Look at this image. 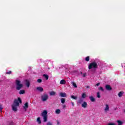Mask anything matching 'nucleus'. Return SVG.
Segmentation results:
<instances>
[{"mask_svg": "<svg viewBox=\"0 0 125 125\" xmlns=\"http://www.w3.org/2000/svg\"><path fill=\"white\" fill-rule=\"evenodd\" d=\"M21 103H22V100H21L20 98H18V99H15L11 105L12 111H13V112H17L20 104Z\"/></svg>", "mask_w": 125, "mask_h": 125, "instance_id": "nucleus-1", "label": "nucleus"}, {"mask_svg": "<svg viewBox=\"0 0 125 125\" xmlns=\"http://www.w3.org/2000/svg\"><path fill=\"white\" fill-rule=\"evenodd\" d=\"M97 68V63L95 62L90 63L88 65V69L94 71Z\"/></svg>", "mask_w": 125, "mask_h": 125, "instance_id": "nucleus-2", "label": "nucleus"}, {"mask_svg": "<svg viewBox=\"0 0 125 125\" xmlns=\"http://www.w3.org/2000/svg\"><path fill=\"white\" fill-rule=\"evenodd\" d=\"M16 89L20 90L23 87V84L21 83V82L18 80L16 81Z\"/></svg>", "mask_w": 125, "mask_h": 125, "instance_id": "nucleus-3", "label": "nucleus"}, {"mask_svg": "<svg viewBox=\"0 0 125 125\" xmlns=\"http://www.w3.org/2000/svg\"><path fill=\"white\" fill-rule=\"evenodd\" d=\"M42 116L43 117V122L45 123V122L47 121V110H44L42 113Z\"/></svg>", "mask_w": 125, "mask_h": 125, "instance_id": "nucleus-4", "label": "nucleus"}, {"mask_svg": "<svg viewBox=\"0 0 125 125\" xmlns=\"http://www.w3.org/2000/svg\"><path fill=\"white\" fill-rule=\"evenodd\" d=\"M48 99V95L47 94L44 93L41 96V100L43 102H45V101H47Z\"/></svg>", "mask_w": 125, "mask_h": 125, "instance_id": "nucleus-5", "label": "nucleus"}, {"mask_svg": "<svg viewBox=\"0 0 125 125\" xmlns=\"http://www.w3.org/2000/svg\"><path fill=\"white\" fill-rule=\"evenodd\" d=\"M110 110V106L108 104H105L104 106L105 113H108Z\"/></svg>", "mask_w": 125, "mask_h": 125, "instance_id": "nucleus-6", "label": "nucleus"}, {"mask_svg": "<svg viewBox=\"0 0 125 125\" xmlns=\"http://www.w3.org/2000/svg\"><path fill=\"white\" fill-rule=\"evenodd\" d=\"M23 108L24 111H27V109L29 108V104L28 103H25L23 105Z\"/></svg>", "mask_w": 125, "mask_h": 125, "instance_id": "nucleus-7", "label": "nucleus"}, {"mask_svg": "<svg viewBox=\"0 0 125 125\" xmlns=\"http://www.w3.org/2000/svg\"><path fill=\"white\" fill-rule=\"evenodd\" d=\"M60 96L61 97H67V94L66 93L61 92L60 93Z\"/></svg>", "mask_w": 125, "mask_h": 125, "instance_id": "nucleus-8", "label": "nucleus"}, {"mask_svg": "<svg viewBox=\"0 0 125 125\" xmlns=\"http://www.w3.org/2000/svg\"><path fill=\"white\" fill-rule=\"evenodd\" d=\"M89 98L91 102H95V98L93 96H90Z\"/></svg>", "mask_w": 125, "mask_h": 125, "instance_id": "nucleus-9", "label": "nucleus"}, {"mask_svg": "<svg viewBox=\"0 0 125 125\" xmlns=\"http://www.w3.org/2000/svg\"><path fill=\"white\" fill-rule=\"evenodd\" d=\"M105 88L107 90H112V87L110 85H106Z\"/></svg>", "mask_w": 125, "mask_h": 125, "instance_id": "nucleus-10", "label": "nucleus"}, {"mask_svg": "<svg viewBox=\"0 0 125 125\" xmlns=\"http://www.w3.org/2000/svg\"><path fill=\"white\" fill-rule=\"evenodd\" d=\"M36 89H37L38 91H40V92L43 91V88L42 87H37Z\"/></svg>", "mask_w": 125, "mask_h": 125, "instance_id": "nucleus-11", "label": "nucleus"}, {"mask_svg": "<svg viewBox=\"0 0 125 125\" xmlns=\"http://www.w3.org/2000/svg\"><path fill=\"white\" fill-rule=\"evenodd\" d=\"M87 106V103L86 102H84L82 104V107H83V108H86Z\"/></svg>", "mask_w": 125, "mask_h": 125, "instance_id": "nucleus-12", "label": "nucleus"}, {"mask_svg": "<svg viewBox=\"0 0 125 125\" xmlns=\"http://www.w3.org/2000/svg\"><path fill=\"white\" fill-rule=\"evenodd\" d=\"M71 84L72 85H73V86H74V87H75V88H77V87H78V85H77V84L76 83L74 82H71Z\"/></svg>", "mask_w": 125, "mask_h": 125, "instance_id": "nucleus-13", "label": "nucleus"}, {"mask_svg": "<svg viewBox=\"0 0 125 125\" xmlns=\"http://www.w3.org/2000/svg\"><path fill=\"white\" fill-rule=\"evenodd\" d=\"M60 84H65L66 83V81L65 80H62L60 82Z\"/></svg>", "mask_w": 125, "mask_h": 125, "instance_id": "nucleus-14", "label": "nucleus"}, {"mask_svg": "<svg viewBox=\"0 0 125 125\" xmlns=\"http://www.w3.org/2000/svg\"><path fill=\"white\" fill-rule=\"evenodd\" d=\"M25 83H26V86H27V87H30V82L28 80L25 81Z\"/></svg>", "mask_w": 125, "mask_h": 125, "instance_id": "nucleus-15", "label": "nucleus"}, {"mask_svg": "<svg viewBox=\"0 0 125 125\" xmlns=\"http://www.w3.org/2000/svg\"><path fill=\"white\" fill-rule=\"evenodd\" d=\"M123 94H124V92L121 91L120 92H119L118 94V95L119 97L121 98V97H122V96H123Z\"/></svg>", "mask_w": 125, "mask_h": 125, "instance_id": "nucleus-16", "label": "nucleus"}, {"mask_svg": "<svg viewBox=\"0 0 125 125\" xmlns=\"http://www.w3.org/2000/svg\"><path fill=\"white\" fill-rule=\"evenodd\" d=\"M117 123L118 124V125H123V124H124V122L121 120H117Z\"/></svg>", "mask_w": 125, "mask_h": 125, "instance_id": "nucleus-17", "label": "nucleus"}, {"mask_svg": "<svg viewBox=\"0 0 125 125\" xmlns=\"http://www.w3.org/2000/svg\"><path fill=\"white\" fill-rule=\"evenodd\" d=\"M26 91L25 90H21L19 91L20 94H25Z\"/></svg>", "mask_w": 125, "mask_h": 125, "instance_id": "nucleus-18", "label": "nucleus"}, {"mask_svg": "<svg viewBox=\"0 0 125 125\" xmlns=\"http://www.w3.org/2000/svg\"><path fill=\"white\" fill-rule=\"evenodd\" d=\"M61 103H62V104H64V103H65V102H66V100L64 98H62L61 99Z\"/></svg>", "mask_w": 125, "mask_h": 125, "instance_id": "nucleus-19", "label": "nucleus"}, {"mask_svg": "<svg viewBox=\"0 0 125 125\" xmlns=\"http://www.w3.org/2000/svg\"><path fill=\"white\" fill-rule=\"evenodd\" d=\"M55 94H56V92H55L53 91L50 92V95H51V96H52L53 95H55Z\"/></svg>", "mask_w": 125, "mask_h": 125, "instance_id": "nucleus-20", "label": "nucleus"}, {"mask_svg": "<svg viewBox=\"0 0 125 125\" xmlns=\"http://www.w3.org/2000/svg\"><path fill=\"white\" fill-rule=\"evenodd\" d=\"M37 122L39 125H41L42 124V121H41V118L40 117H38L37 120Z\"/></svg>", "mask_w": 125, "mask_h": 125, "instance_id": "nucleus-21", "label": "nucleus"}, {"mask_svg": "<svg viewBox=\"0 0 125 125\" xmlns=\"http://www.w3.org/2000/svg\"><path fill=\"white\" fill-rule=\"evenodd\" d=\"M87 96L86 95V93H83L82 95V98H85V97H87Z\"/></svg>", "mask_w": 125, "mask_h": 125, "instance_id": "nucleus-22", "label": "nucleus"}, {"mask_svg": "<svg viewBox=\"0 0 125 125\" xmlns=\"http://www.w3.org/2000/svg\"><path fill=\"white\" fill-rule=\"evenodd\" d=\"M55 112L56 114H60V113H61V110H60V109H57L56 110Z\"/></svg>", "mask_w": 125, "mask_h": 125, "instance_id": "nucleus-23", "label": "nucleus"}, {"mask_svg": "<svg viewBox=\"0 0 125 125\" xmlns=\"http://www.w3.org/2000/svg\"><path fill=\"white\" fill-rule=\"evenodd\" d=\"M43 77H44L46 80H48V76L47 75L44 74Z\"/></svg>", "mask_w": 125, "mask_h": 125, "instance_id": "nucleus-24", "label": "nucleus"}, {"mask_svg": "<svg viewBox=\"0 0 125 125\" xmlns=\"http://www.w3.org/2000/svg\"><path fill=\"white\" fill-rule=\"evenodd\" d=\"M97 97L98 98H100L101 97V96H100V93L99 92L97 93Z\"/></svg>", "mask_w": 125, "mask_h": 125, "instance_id": "nucleus-25", "label": "nucleus"}, {"mask_svg": "<svg viewBox=\"0 0 125 125\" xmlns=\"http://www.w3.org/2000/svg\"><path fill=\"white\" fill-rule=\"evenodd\" d=\"M71 98H72L73 99H77L78 98V97H77V96H71Z\"/></svg>", "mask_w": 125, "mask_h": 125, "instance_id": "nucleus-26", "label": "nucleus"}, {"mask_svg": "<svg viewBox=\"0 0 125 125\" xmlns=\"http://www.w3.org/2000/svg\"><path fill=\"white\" fill-rule=\"evenodd\" d=\"M2 109H3V107H2V104H0V112H2Z\"/></svg>", "mask_w": 125, "mask_h": 125, "instance_id": "nucleus-27", "label": "nucleus"}, {"mask_svg": "<svg viewBox=\"0 0 125 125\" xmlns=\"http://www.w3.org/2000/svg\"><path fill=\"white\" fill-rule=\"evenodd\" d=\"M85 61H87V62H88V61H89V57H87L85 58Z\"/></svg>", "mask_w": 125, "mask_h": 125, "instance_id": "nucleus-28", "label": "nucleus"}, {"mask_svg": "<svg viewBox=\"0 0 125 125\" xmlns=\"http://www.w3.org/2000/svg\"><path fill=\"white\" fill-rule=\"evenodd\" d=\"M99 89H100V90H101L103 92L104 91V89H103V88L102 87H99Z\"/></svg>", "mask_w": 125, "mask_h": 125, "instance_id": "nucleus-29", "label": "nucleus"}, {"mask_svg": "<svg viewBox=\"0 0 125 125\" xmlns=\"http://www.w3.org/2000/svg\"><path fill=\"white\" fill-rule=\"evenodd\" d=\"M107 125H116V123H108Z\"/></svg>", "mask_w": 125, "mask_h": 125, "instance_id": "nucleus-30", "label": "nucleus"}, {"mask_svg": "<svg viewBox=\"0 0 125 125\" xmlns=\"http://www.w3.org/2000/svg\"><path fill=\"white\" fill-rule=\"evenodd\" d=\"M47 125H52V123H51V122H48L47 123Z\"/></svg>", "mask_w": 125, "mask_h": 125, "instance_id": "nucleus-31", "label": "nucleus"}, {"mask_svg": "<svg viewBox=\"0 0 125 125\" xmlns=\"http://www.w3.org/2000/svg\"><path fill=\"white\" fill-rule=\"evenodd\" d=\"M56 122H57V125H60V122H59V121L57 120V121H56Z\"/></svg>", "mask_w": 125, "mask_h": 125, "instance_id": "nucleus-32", "label": "nucleus"}, {"mask_svg": "<svg viewBox=\"0 0 125 125\" xmlns=\"http://www.w3.org/2000/svg\"><path fill=\"white\" fill-rule=\"evenodd\" d=\"M6 74H11V71H8V72H6Z\"/></svg>", "mask_w": 125, "mask_h": 125, "instance_id": "nucleus-33", "label": "nucleus"}, {"mask_svg": "<svg viewBox=\"0 0 125 125\" xmlns=\"http://www.w3.org/2000/svg\"><path fill=\"white\" fill-rule=\"evenodd\" d=\"M38 83H41L42 82V79H38L37 80Z\"/></svg>", "mask_w": 125, "mask_h": 125, "instance_id": "nucleus-34", "label": "nucleus"}, {"mask_svg": "<svg viewBox=\"0 0 125 125\" xmlns=\"http://www.w3.org/2000/svg\"><path fill=\"white\" fill-rule=\"evenodd\" d=\"M71 104H72V106L73 107H74V106H75V104H74V102H72V103H71Z\"/></svg>", "mask_w": 125, "mask_h": 125, "instance_id": "nucleus-35", "label": "nucleus"}, {"mask_svg": "<svg viewBox=\"0 0 125 125\" xmlns=\"http://www.w3.org/2000/svg\"><path fill=\"white\" fill-rule=\"evenodd\" d=\"M82 75H83V77H85V76H86V74L85 73H83Z\"/></svg>", "mask_w": 125, "mask_h": 125, "instance_id": "nucleus-36", "label": "nucleus"}, {"mask_svg": "<svg viewBox=\"0 0 125 125\" xmlns=\"http://www.w3.org/2000/svg\"><path fill=\"white\" fill-rule=\"evenodd\" d=\"M100 85V83H98L96 84L97 86H98Z\"/></svg>", "mask_w": 125, "mask_h": 125, "instance_id": "nucleus-37", "label": "nucleus"}, {"mask_svg": "<svg viewBox=\"0 0 125 125\" xmlns=\"http://www.w3.org/2000/svg\"><path fill=\"white\" fill-rule=\"evenodd\" d=\"M62 107H63V108H66V105H63Z\"/></svg>", "mask_w": 125, "mask_h": 125, "instance_id": "nucleus-38", "label": "nucleus"}]
</instances>
